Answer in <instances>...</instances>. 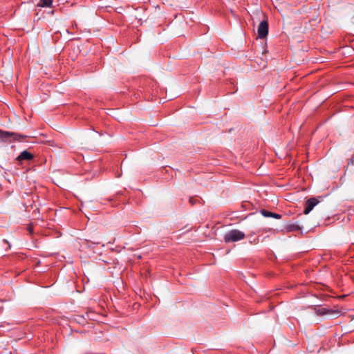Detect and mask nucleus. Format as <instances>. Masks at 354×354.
Returning <instances> with one entry per match:
<instances>
[{
  "mask_svg": "<svg viewBox=\"0 0 354 354\" xmlns=\"http://www.w3.org/2000/svg\"><path fill=\"white\" fill-rule=\"evenodd\" d=\"M24 136L19 135L16 133L4 131L0 129V141L6 142L12 140H18L19 138H24Z\"/></svg>",
  "mask_w": 354,
  "mask_h": 354,
  "instance_id": "f03ea898",
  "label": "nucleus"
},
{
  "mask_svg": "<svg viewBox=\"0 0 354 354\" xmlns=\"http://www.w3.org/2000/svg\"><path fill=\"white\" fill-rule=\"evenodd\" d=\"M35 156H17L16 161L21 165L23 164L24 161H29L32 160Z\"/></svg>",
  "mask_w": 354,
  "mask_h": 354,
  "instance_id": "423d86ee",
  "label": "nucleus"
},
{
  "mask_svg": "<svg viewBox=\"0 0 354 354\" xmlns=\"http://www.w3.org/2000/svg\"><path fill=\"white\" fill-rule=\"evenodd\" d=\"M189 202L191 203V204H193V203H194L193 198H190Z\"/></svg>",
  "mask_w": 354,
  "mask_h": 354,
  "instance_id": "ddd939ff",
  "label": "nucleus"
},
{
  "mask_svg": "<svg viewBox=\"0 0 354 354\" xmlns=\"http://www.w3.org/2000/svg\"><path fill=\"white\" fill-rule=\"evenodd\" d=\"M315 310L318 315H324L330 312V310L325 308H315Z\"/></svg>",
  "mask_w": 354,
  "mask_h": 354,
  "instance_id": "0eeeda50",
  "label": "nucleus"
},
{
  "mask_svg": "<svg viewBox=\"0 0 354 354\" xmlns=\"http://www.w3.org/2000/svg\"><path fill=\"white\" fill-rule=\"evenodd\" d=\"M52 3V0H40L38 6L50 7Z\"/></svg>",
  "mask_w": 354,
  "mask_h": 354,
  "instance_id": "1a4fd4ad",
  "label": "nucleus"
},
{
  "mask_svg": "<svg viewBox=\"0 0 354 354\" xmlns=\"http://www.w3.org/2000/svg\"><path fill=\"white\" fill-rule=\"evenodd\" d=\"M245 238V234L239 230H232L224 235L223 239L225 243H232L241 241Z\"/></svg>",
  "mask_w": 354,
  "mask_h": 354,
  "instance_id": "f257e3e1",
  "label": "nucleus"
},
{
  "mask_svg": "<svg viewBox=\"0 0 354 354\" xmlns=\"http://www.w3.org/2000/svg\"><path fill=\"white\" fill-rule=\"evenodd\" d=\"M19 155H33L32 152L28 151V150H24L20 152Z\"/></svg>",
  "mask_w": 354,
  "mask_h": 354,
  "instance_id": "9d476101",
  "label": "nucleus"
},
{
  "mask_svg": "<svg viewBox=\"0 0 354 354\" xmlns=\"http://www.w3.org/2000/svg\"><path fill=\"white\" fill-rule=\"evenodd\" d=\"M261 214L265 217H272L276 219H280L281 218V215L279 214L274 213L266 209H261Z\"/></svg>",
  "mask_w": 354,
  "mask_h": 354,
  "instance_id": "39448f33",
  "label": "nucleus"
},
{
  "mask_svg": "<svg viewBox=\"0 0 354 354\" xmlns=\"http://www.w3.org/2000/svg\"><path fill=\"white\" fill-rule=\"evenodd\" d=\"M319 201L316 198H310L306 201L305 203V208L304 213L308 214L313 209V207L318 204Z\"/></svg>",
  "mask_w": 354,
  "mask_h": 354,
  "instance_id": "20e7f679",
  "label": "nucleus"
},
{
  "mask_svg": "<svg viewBox=\"0 0 354 354\" xmlns=\"http://www.w3.org/2000/svg\"><path fill=\"white\" fill-rule=\"evenodd\" d=\"M257 32L259 37H266L268 32V23L266 21H262L259 25Z\"/></svg>",
  "mask_w": 354,
  "mask_h": 354,
  "instance_id": "7ed1b4c3",
  "label": "nucleus"
},
{
  "mask_svg": "<svg viewBox=\"0 0 354 354\" xmlns=\"http://www.w3.org/2000/svg\"><path fill=\"white\" fill-rule=\"evenodd\" d=\"M300 229V227L297 224H290L286 226L288 232L299 231Z\"/></svg>",
  "mask_w": 354,
  "mask_h": 354,
  "instance_id": "6e6552de",
  "label": "nucleus"
},
{
  "mask_svg": "<svg viewBox=\"0 0 354 354\" xmlns=\"http://www.w3.org/2000/svg\"><path fill=\"white\" fill-rule=\"evenodd\" d=\"M32 230H33L32 227L31 226H29V227H28V231H29V232H30V234H31V233H32Z\"/></svg>",
  "mask_w": 354,
  "mask_h": 354,
  "instance_id": "f8f14e48",
  "label": "nucleus"
},
{
  "mask_svg": "<svg viewBox=\"0 0 354 354\" xmlns=\"http://www.w3.org/2000/svg\"><path fill=\"white\" fill-rule=\"evenodd\" d=\"M3 242H4L5 243L8 244V248H10V245L9 242H8L7 240L3 239Z\"/></svg>",
  "mask_w": 354,
  "mask_h": 354,
  "instance_id": "9b49d317",
  "label": "nucleus"
}]
</instances>
